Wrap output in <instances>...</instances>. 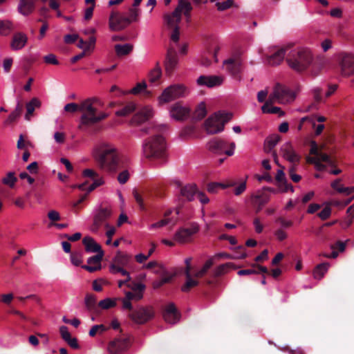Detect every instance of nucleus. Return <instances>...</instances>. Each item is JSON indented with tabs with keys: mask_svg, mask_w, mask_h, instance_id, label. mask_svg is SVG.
<instances>
[{
	"mask_svg": "<svg viewBox=\"0 0 354 354\" xmlns=\"http://www.w3.org/2000/svg\"><path fill=\"white\" fill-rule=\"evenodd\" d=\"M168 125L165 124L153 125L151 127L143 128L141 131L147 134L156 133L145 140L142 145L143 153L148 159L160 160L162 162L166 158V142L162 133L168 129Z\"/></svg>",
	"mask_w": 354,
	"mask_h": 354,
	"instance_id": "nucleus-1",
	"label": "nucleus"
},
{
	"mask_svg": "<svg viewBox=\"0 0 354 354\" xmlns=\"http://www.w3.org/2000/svg\"><path fill=\"white\" fill-rule=\"evenodd\" d=\"M100 99L93 97H88L80 102V112L82 113L78 129L86 130L108 117V115L103 112H99L98 108L103 106Z\"/></svg>",
	"mask_w": 354,
	"mask_h": 354,
	"instance_id": "nucleus-2",
	"label": "nucleus"
},
{
	"mask_svg": "<svg viewBox=\"0 0 354 354\" xmlns=\"http://www.w3.org/2000/svg\"><path fill=\"white\" fill-rule=\"evenodd\" d=\"M94 157L101 169L116 172L120 167L121 159L116 149L108 143H101L94 150Z\"/></svg>",
	"mask_w": 354,
	"mask_h": 354,
	"instance_id": "nucleus-3",
	"label": "nucleus"
},
{
	"mask_svg": "<svg viewBox=\"0 0 354 354\" xmlns=\"http://www.w3.org/2000/svg\"><path fill=\"white\" fill-rule=\"evenodd\" d=\"M313 57L310 50L301 48L291 51L286 57L288 66L295 71L302 72L312 64Z\"/></svg>",
	"mask_w": 354,
	"mask_h": 354,
	"instance_id": "nucleus-4",
	"label": "nucleus"
},
{
	"mask_svg": "<svg viewBox=\"0 0 354 354\" xmlns=\"http://www.w3.org/2000/svg\"><path fill=\"white\" fill-rule=\"evenodd\" d=\"M82 176L85 178H89L93 180V183L88 185L87 182H84L83 183L76 185L74 187H77L80 190L84 191L86 190L87 193L82 195L75 203L73 204L74 207H77V206L84 202L86 197L87 194L93 191L97 187L102 185L104 183V181L102 176L99 175L95 170L92 169H86L82 171Z\"/></svg>",
	"mask_w": 354,
	"mask_h": 354,
	"instance_id": "nucleus-5",
	"label": "nucleus"
},
{
	"mask_svg": "<svg viewBox=\"0 0 354 354\" xmlns=\"http://www.w3.org/2000/svg\"><path fill=\"white\" fill-rule=\"evenodd\" d=\"M232 118L228 113H215L205 122V128L207 133L216 134L223 131L224 126Z\"/></svg>",
	"mask_w": 354,
	"mask_h": 354,
	"instance_id": "nucleus-6",
	"label": "nucleus"
},
{
	"mask_svg": "<svg viewBox=\"0 0 354 354\" xmlns=\"http://www.w3.org/2000/svg\"><path fill=\"white\" fill-rule=\"evenodd\" d=\"M131 261V255L118 251L113 259V263L110 265V272L112 274L120 273L123 276L128 277V280H131L129 272L124 268L128 267Z\"/></svg>",
	"mask_w": 354,
	"mask_h": 354,
	"instance_id": "nucleus-7",
	"label": "nucleus"
},
{
	"mask_svg": "<svg viewBox=\"0 0 354 354\" xmlns=\"http://www.w3.org/2000/svg\"><path fill=\"white\" fill-rule=\"evenodd\" d=\"M142 0H133L132 7L129 8L127 14H120L118 12H112L109 22H133L139 19L140 10L138 8Z\"/></svg>",
	"mask_w": 354,
	"mask_h": 354,
	"instance_id": "nucleus-8",
	"label": "nucleus"
},
{
	"mask_svg": "<svg viewBox=\"0 0 354 354\" xmlns=\"http://www.w3.org/2000/svg\"><path fill=\"white\" fill-rule=\"evenodd\" d=\"M268 98L270 102L274 100L279 104H287L294 101L295 93L287 86L277 83Z\"/></svg>",
	"mask_w": 354,
	"mask_h": 354,
	"instance_id": "nucleus-9",
	"label": "nucleus"
},
{
	"mask_svg": "<svg viewBox=\"0 0 354 354\" xmlns=\"http://www.w3.org/2000/svg\"><path fill=\"white\" fill-rule=\"evenodd\" d=\"M207 146L211 152L218 155L225 154L228 156L234 154L235 148L234 142H231L229 145L226 141L218 138H214L209 140Z\"/></svg>",
	"mask_w": 354,
	"mask_h": 354,
	"instance_id": "nucleus-10",
	"label": "nucleus"
},
{
	"mask_svg": "<svg viewBox=\"0 0 354 354\" xmlns=\"http://www.w3.org/2000/svg\"><path fill=\"white\" fill-rule=\"evenodd\" d=\"M192 10V6L188 0H178L175 10L167 16V22H180L183 15L188 19Z\"/></svg>",
	"mask_w": 354,
	"mask_h": 354,
	"instance_id": "nucleus-11",
	"label": "nucleus"
},
{
	"mask_svg": "<svg viewBox=\"0 0 354 354\" xmlns=\"http://www.w3.org/2000/svg\"><path fill=\"white\" fill-rule=\"evenodd\" d=\"M187 93V88L183 84H174L166 88L159 100L162 103H167L177 98L183 97Z\"/></svg>",
	"mask_w": 354,
	"mask_h": 354,
	"instance_id": "nucleus-12",
	"label": "nucleus"
},
{
	"mask_svg": "<svg viewBox=\"0 0 354 354\" xmlns=\"http://www.w3.org/2000/svg\"><path fill=\"white\" fill-rule=\"evenodd\" d=\"M111 215L112 211L110 208L100 207L93 217V223L91 227V230L97 233L103 225L105 227H109V224L106 221L111 218Z\"/></svg>",
	"mask_w": 354,
	"mask_h": 354,
	"instance_id": "nucleus-13",
	"label": "nucleus"
},
{
	"mask_svg": "<svg viewBox=\"0 0 354 354\" xmlns=\"http://www.w3.org/2000/svg\"><path fill=\"white\" fill-rule=\"evenodd\" d=\"M129 317L136 324H144L154 317V311L151 306H141L132 310Z\"/></svg>",
	"mask_w": 354,
	"mask_h": 354,
	"instance_id": "nucleus-14",
	"label": "nucleus"
},
{
	"mask_svg": "<svg viewBox=\"0 0 354 354\" xmlns=\"http://www.w3.org/2000/svg\"><path fill=\"white\" fill-rule=\"evenodd\" d=\"M241 59L239 56L230 57L223 62L225 70L235 79L240 80Z\"/></svg>",
	"mask_w": 354,
	"mask_h": 354,
	"instance_id": "nucleus-15",
	"label": "nucleus"
},
{
	"mask_svg": "<svg viewBox=\"0 0 354 354\" xmlns=\"http://www.w3.org/2000/svg\"><path fill=\"white\" fill-rule=\"evenodd\" d=\"M169 113L173 119L183 121L189 116L191 110L189 108L183 106L180 102H176L171 106Z\"/></svg>",
	"mask_w": 354,
	"mask_h": 354,
	"instance_id": "nucleus-16",
	"label": "nucleus"
},
{
	"mask_svg": "<svg viewBox=\"0 0 354 354\" xmlns=\"http://www.w3.org/2000/svg\"><path fill=\"white\" fill-rule=\"evenodd\" d=\"M341 73L344 76H350L354 74V55L344 53L340 59Z\"/></svg>",
	"mask_w": 354,
	"mask_h": 354,
	"instance_id": "nucleus-17",
	"label": "nucleus"
},
{
	"mask_svg": "<svg viewBox=\"0 0 354 354\" xmlns=\"http://www.w3.org/2000/svg\"><path fill=\"white\" fill-rule=\"evenodd\" d=\"M130 343L128 338H115L108 346L109 354H120L127 350Z\"/></svg>",
	"mask_w": 354,
	"mask_h": 354,
	"instance_id": "nucleus-18",
	"label": "nucleus"
},
{
	"mask_svg": "<svg viewBox=\"0 0 354 354\" xmlns=\"http://www.w3.org/2000/svg\"><path fill=\"white\" fill-rule=\"evenodd\" d=\"M178 62V55L176 50L169 47L167 50L166 59L165 61V73L168 75H171L175 70Z\"/></svg>",
	"mask_w": 354,
	"mask_h": 354,
	"instance_id": "nucleus-19",
	"label": "nucleus"
},
{
	"mask_svg": "<svg viewBox=\"0 0 354 354\" xmlns=\"http://www.w3.org/2000/svg\"><path fill=\"white\" fill-rule=\"evenodd\" d=\"M282 156L292 164H299L301 156L295 151L290 142L284 143L281 147Z\"/></svg>",
	"mask_w": 354,
	"mask_h": 354,
	"instance_id": "nucleus-20",
	"label": "nucleus"
},
{
	"mask_svg": "<svg viewBox=\"0 0 354 354\" xmlns=\"http://www.w3.org/2000/svg\"><path fill=\"white\" fill-rule=\"evenodd\" d=\"M180 313L174 303H169L165 306L163 311V318L165 322L175 324L180 320Z\"/></svg>",
	"mask_w": 354,
	"mask_h": 354,
	"instance_id": "nucleus-21",
	"label": "nucleus"
},
{
	"mask_svg": "<svg viewBox=\"0 0 354 354\" xmlns=\"http://www.w3.org/2000/svg\"><path fill=\"white\" fill-rule=\"evenodd\" d=\"M104 257V251L97 252L96 255L91 257L88 259V265H84L82 268L89 272H94L101 269V261Z\"/></svg>",
	"mask_w": 354,
	"mask_h": 354,
	"instance_id": "nucleus-22",
	"label": "nucleus"
},
{
	"mask_svg": "<svg viewBox=\"0 0 354 354\" xmlns=\"http://www.w3.org/2000/svg\"><path fill=\"white\" fill-rule=\"evenodd\" d=\"M198 231V227L196 225L193 226L192 228H181L176 232L174 239L180 243H185L189 241L192 236Z\"/></svg>",
	"mask_w": 354,
	"mask_h": 354,
	"instance_id": "nucleus-23",
	"label": "nucleus"
},
{
	"mask_svg": "<svg viewBox=\"0 0 354 354\" xmlns=\"http://www.w3.org/2000/svg\"><path fill=\"white\" fill-rule=\"evenodd\" d=\"M28 42V37L26 34L18 32H15L10 42V48L12 50L22 49Z\"/></svg>",
	"mask_w": 354,
	"mask_h": 354,
	"instance_id": "nucleus-24",
	"label": "nucleus"
},
{
	"mask_svg": "<svg viewBox=\"0 0 354 354\" xmlns=\"http://www.w3.org/2000/svg\"><path fill=\"white\" fill-rule=\"evenodd\" d=\"M180 187V194L188 201H192L197 193V187L195 184H187L183 186L180 183H178Z\"/></svg>",
	"mask_w": 354,
	"mask_h": 354,
	"instance_id": "nucleus-25",
	"label": "nucleus"
},
{
	"mask_svg": "<svg viewBox=\"0 0 354 354\" xmlns=\"http://www.w3.org/2000/svg\"><path fill=\"white\" fill-rule=\"evenodd\" d=\"M152 115V109L149 107H144L133 115L131 122L133 124H140L149 120Z\"/></svg>",
	"mask_w": 354,
	"mask_h": 354,
	"instance_id": "nucleus-26",
	"label": "nucleus"
},
{
	"mask_svg": "<svg viewBox=\"0 0 354 354\" xmlns=\"http://www.w3.org/2000/svg\"><path fill=\"white\" fill-rule=\"evenodd\" d=\"M292 44L288 45L286 48H281L277 51L274 52L271 55L266 57V63L271 66H275L279 64L283 59L286 51L287 48L292 47Z\"/></svg>",
	"mask_w": 354,
	"mask_h": 354,
	"instance_id": "nucleus-27",
	"label": "nucleus"
},
{
	"mask_svg": "<svg viewBox=\"0 0 354 354\" xmlns=\"http://www.w3.org/2000/svg\"><path fill=\"white\" fill-rule=\"evenodd\" d=\"M222 78L218 76H206L201 75L197 79V84L200 86H206L212 88L220 85L222 83Z\"/></svg>",
	"mask_w": 354,
	"mask_h": 354,
	"instance_id": "nucleus-28",
	"label": "nucleus"
},
{
	"mask_svg": "<svg viewBox=\"0 0 354 354\" xmlns=\"http://www.w3.org/2000/svg\"><path fill=\"white\" fill-rule=\"evenodd\" d=\"M275 180L279 189L282 192H287L288 190H290L292 192H294L293 187L290 184L288 183L283 169H279L277 171Z\"/></svg>",
	"mask_w": 354,
	"mask_h": 354,
	"instance_id": "nucleus-29",
	"label": "nucleus"
},
{
	"mask_svg": "<svg viewBox=\"0 0 354 354\" xmlns=\"http://www.w3.org/2000/svg\"><path fill=\"white\" fill-rule=\"evenodd\" d=\"M36 0H19L18 11L24 16L30 15L35 10Z\"/></svg>",
	"mask_w": 354,
	"mask_h": 354,
	"instance_id": "nucleus-30",
	"label": "nucleus"
},
{
	"mask_svg": "<svg viewBox=\"0 0 354 354\" xmlns=\"http://www.w3.org/2000/svg\"><path fill=\"white\" fill-rule=\"evenodd\" d=\"M82 243L84 244L85 250L87 252H98L100 251H103L100 245L91 236H85L82 240Z\"/></svg>",
	"mask_w": 354,
	"mask_h": 354,
	"instance_id": "nucleus-31",
	"label": "nucleus"
},
{
	"mask_svg": "<svg viewBox=\"0 0 354 354\" xmlns=\"http://www.w3.org/2000/svg\"><path fill=\"white\" fill-rule=\"evenodd\" d=\"M95 33V29L93 28L85 29L83 31V34L85 35V38L84 39L86 41L87 44L86 48L91 49V51L94 49L96 42V37Z\"/></svg>",
	"mask_w": 354,
	"mask_h": 354,
	"instance_id": "nucleus-32",
	"label": "nucleus"
},
{
	"mask_svg": "<svg viewBox=\"0 0 354 354\" xmlns=\"http://www.w3.org/2000/svg\"><path fill=\"white\" fill-rule=\"evenodd\" d=\"M84 304L88 310L93 313H98V304L95 295L87 293L84 299Z\"/></svg>",
	"mask_w": 354,
	"mask_h": 354,
	"instance_id": "nucleus-33",
	"label": "nucleus"
},
{
	"mask_svg": "<svg viewBox=\"0 0 354 354\" xmlns=\"http://www.w3.org/2000/svg\"><path fill=\"white\" fill-rule=\"evenodd\" d=\"M161 76H162V69H161L159 62H157L155 67L153 69H151L149 73V75H148L149 82L151 84H154L156 85H158V84H159V83L158 82L160 80V78L161 77Z\"/></svg>",
	"mask_w": 354,
	"mask_h": 354,
	"instance_id": "nucleus-34",
	"label": "nucleus"
},
{
	"mask_svg": "<svg viewBox=\"0 0 354 354\" xmlns=\"http://www.w3.org/2000/svg\"><path fill=\"white\" fill-rule=\"evenodd\" d=\"M281 137L277 134L272 135L266 138L264 143V151L266 153L272 152L274 147L280 141Z\"/></svg>",
	"mask_w": 354,
	"mask_h": 354,
	"instance_id": "nucleus-35",
	"label": "nucleus"
},
{
	"mask_svg": "<svg viewBox=\"0 0 354 354\" xmlns=\"http://www.w3.org/2000/svg\"><path fill=\"white\" fill-rule=\"evenodd\" d=\"M165 30L169 32L170 39L174 42H178L180 36L178 24H166Z\"/></svg>",
	"mask_w": 354,
	"mask_h": 354,
	"instance_id": "nucleus-36",
	"label": "nucleus"
},
{
	"mask_svg": "<svg viewBox=\"0 0 354 354\" xmlns=\"http://www.w3.org/2000/svg\"><path fill=\"white\" fill-rule=\"evenodd\" d=\"M114 49L118 57H123L132 52L133 46L131 44H115Z\"/></svg>",
	"mask_w": 354,
	"mask_h": 354,
	"instance_id": "nucleus-37",
	"label": "nucleus"
},
{
	"mask_svg": "<svg viewBox=\"0 0 354 354\" xmlns=\"http://www.w3.org/2000/svg\"><path fill=\"white\" fill-rule=\"evenodd\" d=\"M277 102L274 100H271L270 102V98H268V100L265 102L264 104L261 107V110L263 113H280L281 115H283L284 113L281 111V109L277 106H272L270 107V106L276 103Z\"/></svg>",
	"mask_w": 354,
	"mask_h": 354,
	"instance_id": "nucleus-38",
	"label": "nucleus"
},
{
	"mask_svg": "<svg viewBox=\"0 0 354 354\" xmlns=\"http://www.w3.org/2000/svg\"><path fill=\"white\" fill-rule=\"evenodd\" d=\"M252 202L259 206H263L270 200V196L268 194L264 192H258L256 194L252 196Z\"/></svg>",
	"mask_w": 354,
	"mask_h": 354,
	"instance_id": "nucleus-39",
	"label": "nucleus"
},
{
	"mask_svg": "<svg viewBox=\"0 0 354 354\" xmlns=\"http://www.w3.org/2000/svg\"><path fill=\"white\" fill-rule=\"evenodd\" d=\"M41 105V102L36 97L32 98L28 103L26 104V113L25 115V118L27 120H30V116L34 113L35 109L36 107H39Z\"/></svg>",
	"mask_w": 354,
	"mask_h": 354,
	"instance_id": "nucleus-40",
	"label": "nucleus"
},
{
	"mask_svg": "<svg viewBox=\"0 0 354 354\" xmlns=\"http://www.w3.org/2000/svg\"><path fill=\"white\" fill-rule=\"evenodd\" d=\"M184 273L186 277V281L185 284L181 287V290L183 292H187L192 288L198 286V281L192 277L191 273H188V272H184Z\"/></svg>",
	"mask_w": 354,
	"mask_h": 354,
	"instance_id": "nucleus-41",
	"label": "nucleus"
},
{
	"mask_svg": "<svg viewBox=\"0 0 354 354\" xmlns=\"http://www.w3.org/2000/svg\"><path fill=\"white\" fill-rule=\"evenodd\" d=\"M23 111V104L19 102L15 110L8 115L7 120L5 121L6 124H11L15 122L18 118L20 117Z\"/></svg>",
	"mask_w": 354,
	"mask_h": 354,
	"instance_id": "nucleus-42",
	"label": "nucleus"
},
{
	"mask_svg": "<svg viewBox=\"0 0 354 354\" xmlns=\"http://www.w3.org/2000/svg\"><path fill=\"white\" fill-rule=\"evenodd\" d=\"M329 268L328 263L318 264L313 270V277L315 279L320 280L323 278Z\"/></svg>",
	"mask_w": 354,
	"mask_h": 354,
	"instance_id": "nucleus-43",
	"label": "nucleus"
},
{
	"mask_svg": "<svg viewBox=\"0 0 354 354\" xmlns=\"http://www.w3.org/2000/svg\"><path fill=\"white\" fill-rule=\"evenodd\" d=\"M171 212L170 210L167 211L165 213V217L169 216L171 214ZM169 224H171V226H174L176 224V220H173L172 218H165L164 219L159 221L158 222L151 224L150 228L153 229V228L162 227H164Z\"/></svg>",
	"mask_w": 354,
	"mask_h": 354,
	"instance_id": "nucleus-44",
	"label": "nucleus"
},
{
	"mask_svg": "<svg viewBox=\"0 0 354 354\" xmlns=\"http://www.w3.org/2000/svg\"><path fill=\"white\" fill-rule=\"evenodd\" d=\"M174 277V274H171L164 271L160 279L153 281V288L155 289L160 288L165 283H169Z\"/></svg>",
	"mask_w": 354,
	"mask_h": 354,
	"instance_id": "nucleus-45",
	"label": "nucleus"
},
{
	"mask_svg": "<svg viewBox=\"0 0 354 354\" xmlns=\"http://www.w3.org/2000/svg\"><path fill=\"white\" fill-rule=\"evenodd\" d=\"M174 277V274H171L164 271L160 279L153 281V288L155 289L160 288L165 283H169Z\"/></svg>",
	"mask_w": 354,
	"mask_h": 354,
	"instance_id": "nucleus-46",
	"label": "nucleus"
},
{
	"mask_svg": "<svg viewBox=\"0 0 354 354\" xmlns=\"http://www.w3.org/2000/svg\"><path fill=\"white\" fill-rule=\"evenodd\" d=\"M174 277V274H171L164 271L160 279L153 281V288L155 289L160 288L165 283H169Z\"/></svg>",
	"mask_w": 354,
	"mask_h": 354,
	"instance_id": "nucleus-47",
	"label": "nucleus"
},
{
	"mask_svg": "<svg viewBox=\"0 0 354 354\" xmlns=\"http://www.w3.org/2000/svg\"><path fill=\"white\" fill-rule=\"evenodd\" d=\"M206 115L207 109L205 104L204 102H201L196 108L193 115V119L195 120H201L206 116Z\"/></svg>",
	"mask_w": 354,
	"mask_h": 354,
	"instance_id": "nucleus-48",
	"label": "nucleus"
},
{
	"mask_svg": "<svg viewBox=\"0 0 354 354\" xmlns=\"http://www.w3.org/2000/svg\"><path fill=\"white\" fill-rule=\"evenodd\" d=\"M235 185H236V183H232L230 184H223V183H210L207 185V189L208 192L214 194V193H216L219 188L225 189L228 187L234 186Z\"/></svg>",
	"mask_w": 354,
	"mask_h": 354,
	"instance_id": "nucleus-49",
	"label": "nucleus"
},
{
	"mask_svg": "<svg viewBox=\"0 0 354 354\" xmlns=\"http://www.w3.org/2000/svg\"><path fill=\"white\" fill-rule=\"evenodd\" d=\"M143 92L145 96H150L151 92L147 90V84L145 82L138 83L130 91L131 93L137 95Z\"/></svg>",
	"mask_w": 354,
	"mask_h": 354,
	"instance_id": "nucleus-50",
	"label": "nucleus"
},
{
	"mask_svg": "<svg viewBox=\"0 0 354 354\" xmlns=\"http://www.w3.org/2000/svg\"><path fill=\"white\" fill-rule=\"evenodd\" d=\"M315 102L312 103L308 108L307 111H310L313 109H317V104L322 101V89L319 87H315L312 91Z\"/></svg>",
	"mask_w": 354,
	"mask_h": 354,
	"instance_id": "nucleus-51",
	"label": "nucleus"
},
{
	"mask_svg": "<svg viewBox=\"0 0 354 354\" xmlns=\"http://www.w3.org/2000/svg\"><path fill=\"white\" fill-rule=\"evenodd\" d=\"M213 264H214L213 258H211V259H208L205 263V264L203 265L202 268L201 270H198L195 273L194 276L196 278H201V277H203L207 272L209 269L213 266Z\"/></svg>",
	"mask_w": 354,
	"mask_h": 354,
	"instance_id": "nucleus-52",
	"label": "nucleus"
},
{
	"mask_svg": "<svg viewBox=\"0 0 354 354\" xmlns=\"http://www.w3.org/2000/svg\"><path fill=\"white\" fill-rule=\"evenodd\" d=\"M135 110H136V105L133 103L130 102V103L127 104L126 106H124L120 110H118V111H116L115 114L118 116H126V115L131 113L132 112H133Z\"/></svg>",
	"mask_w": 354,
	"mask_h": 354,
	"instance_id": "nucleus-53",
	"label": "nucleus"
},
{
	"mask_svg": "<svg viewBox=\"0 0 354 354\" xmlns=\"http://www.w3.org/2000/svg\"><path fill=\"white\" fill-rule=\"evenodd\" d=\"M116 306L115 299L106 298L98 303V309L107 310Z\"/></svg>",
	"mask_w": 354,
	"mask_h": 354,
	"instance_id": "nucleus-54",
	"label": "nucleus"
},
{
	"mask_svg": "<svg viewBox=\"0 0 354 354\" xmlns=\"http://www.w3.org/2000/svg\"><path fill=\"white\" fill-rule=\"evenodd\" d=\"M17 181V178L15 176L14 172H8L6 174V176L2 179V183L11 188L14 187Z\"/></svg>",
	"mask_w": 354,
	"mask_h": 354,
	"instance_id": "nucleus-55",
	"label": "nucleus"
},
{
	"mask_svg": "<svg viewBox=\"0 0 354 354\" xmlns=\"http://www.w3.org/2000/svg\"><path fill=\"white\" fill-rule=\"evenodd\" d=\"M232 263H226L218 266L214 271V277H218L227 272V270L232 266Z\"/></svg>",
	"mask_w": 354,
	"mask_h": 354,
	"instance_id": "nucleus-56",
	"label": "nucleus"
},
{
	"mask_svg": "<svg viewBox=\"0 0 354 354\" xmlns=\"http://www.w3.org/2000/svg\"><path fill=\"white\" fill-rule=\"evenodd\" d=\"M317 160L322 162H326L330 167H335L336 166L335 160L331 158L327 153L320 152L317 156Z\"/></svg>",
	"mask_w": 354,
	"mask_h": 354,
	"instance_id": "nucleus-57",
	"label": "nucleus"
},
{
	"mask_svg": "<svg viewBox=\"0 0 354 354\" xmlns=\"http://www.w3.org/2000/svg\"><path fill=\"white\" fill-rule=\"evenodd\" d=\"M216 6L217 10L219 11H224L233 6L237 7V6L234 4V1L233 0H226L223 2H217L216 3Z\"/></svg>",
	"mask_w": 354,
	"mask_h": 354,
	"instance_id": "nucleus-58",
	"label": "nucleus"
},
{
	"mask_svg": "<svg viewBox=\"0 0 354 354\" xmlns=\"http://www.w3.org/2000/svg\"><path fill=\"white\" fill-rule=\"evenodd\" d=\"M134 198L140 207V209L142 211L146 209L145 200V196H142L137 190L134 189L133 192Z\"/></svg>",
	"mask_w": 354,
	"mask_h": 354,
	"instance_id": "nucleus-59",
	"label": "nucleus"
},
{
	"mask_svg": "<svg viewBox=\"0 0 354 354\" xmlns=\"http://www.w3.org/2000/svg\"><path fill=\"white\" fill-rule=\"evenodd\" d=\"M219 50L220 47L217 44H212V46L207 47L206 53L207 55H212L214 58L215 62H217V53Z\"/></svg>",
	"mask_w": 354,
	"mask_h": 354,
	"instance_id": "nucleus-60",
	"label": "nucleus"
},
{
	"mask_svg": "<svg viewBox=\"0 0 354 354\" xmlns=\"http://www.w3.org/2000/svg\"><path fill=\"white\" fill-rule=\"evenodd\" d=\"M340 182L341 179L337 178L336 180L331 183L330 186L333 189L336 190L337 192L340 194H344V192L348 191V189H345L344 187L340 185Z\"/></svg>",
	"mask_w": 354,
	"mask_h": 354,
	"instance_id": "nucleus-61",
	"label": "nucleus"
},
{
	"mask_svg": "<svg viewBox=\"0 0 354 354\" xmlns=\"http://www.w3.org/2000/svg\"><path fill=\"white\" fill-rule=\"evenodd\" d=\"M12 24H0V35H8L12 30Z\"/></svg>",
	"mask_w": 354,
	"mask_h": 354,
	"instance_id": "nucleus-62",
	"label": "nucleus"
},
{
	"mask_svg": "<svg viewBox=\"0 0 354 354\" xmlns=\"http://www.w3.org/2000/svg\"><path fill=\"white\" fill-rule=\"evenodd\" d=\"M64 109L66 112H68V113H75L77 111H80V103L76 104V103L72 102V103L66 104L64 106Z\"/></svg>",
	"mask_w": 354,
	"mask_h": 354,
	"instance_id": "nucleus-63",
	"label": "nucleus"
},
{
	"mask_svg": "<svg viewBox=\"0 0 354 354\" xmlns=\"http://www.w3.org/2000/svg\"><path fill=\"white\" fill-rule=\"evenodd\" d=\"M79 39V35L77 33L67 34L64 37V41L66 44H74Z\"/></svg>",
	"mask_w": 354,
	"mask_h": 354,
	"instance_id": "nucleus-64",
	"label": "nucleus"
}]
</instances>
